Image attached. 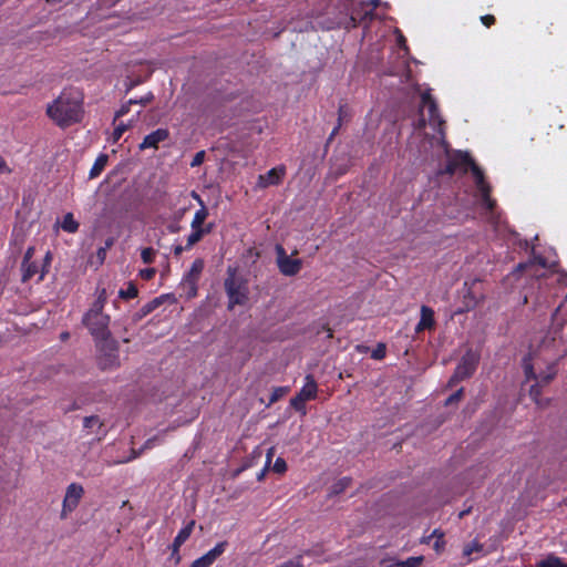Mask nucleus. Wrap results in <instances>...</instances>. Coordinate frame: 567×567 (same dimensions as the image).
<instances>
[{
    "label": "nucleus",
    "instance_id": "obj_1",
    "mask_svg": "<svg viewBox=\"0 0 567 567\" xmlns=\"http://www.w3.org/2000/svg\"><path fill=\"white\" fill-rule=\"evenodd\" d=\"M48 116L60 127L81 122L83 117V94L78 89H64L47 107Z\"/></svg>",
    "mask_w": 567,
    "mask_h": 567
},
{
    "label": "nucleus",
    "instance_id": "obj_2",
    "mask_svg": "<svg viewBox=\"0 0 567 567\" xmlns=\"http://www.w3.org/2000/svg\"><path fill=\"white\" fill-rule=\"evenodd\" d=\"M458 168H462L463 173L471 169L476 188L481 195V204L487 210L492 212L495 207V200L491 197V186L485 181V176L480 166L476 165L474 159L466 152H457L447 159L444 168V173L453 175Z\"/></svg>",
    "mask_w": 567,
    "mask_h": 567
},
{
    "label": "nucleus",
    "instance_id": "obj_3",
    "mask_svg": "<svg viewBox=\"0 0 567 567\" xmlns=\"http://www.w3.org/2000/svg\"><path fill=\"white\" fill-rule=\"evenodd\" d=\"M107 298L106 289L97 286L95 289V300L82 316L81 323L86 328L93 340L112 336L110 330L111 317L104 312Z\"/></svg>",
    "mask_w": 567,
    "mask_h": 567
},
{
    "label": "nucleus",
    "instance_id": "obj_4",
    "mask_svg": "<svg viewBox=\"0 0 567 567\" xmlns=\"http://www.w3.org/2000/svg\"><path fill=\"white\" fill-rule=\"evenodd\" d=\"M224 288L228 297V310H233L236 306L247 305L249 300L248 282L245 278L237 275L235 268L228 267Z\"/></svg>",
    "mask_w": 567,
    "mask_h": 567
},
{
    "label": "nucleus",
    "instance_id": "obj_5",
    "mask_svg": "<svg viewBox=\"0 0 567 567\" xmlns=\"http://www.w3.org/2000/svg\"><path fill=\"white\" fill-rule=\"evenodd\" d=\"M93 341L99 368L104 371L117 369L121 364L118 342L112 336Z\"/></svg>",
    "mask_w": 567,
    "mask_h": 567
},
{
    "label": "nucleus",
    "instance_id": "obj_6",
    "mask_svg": "<svg viewBox=\"0 0 567 567\" xmlns=\"http://www.w3.org/2000/svg\"><path fill=\"white\" fill-rule=\"evenodd\" d=\"M276 264L279 271L287 277L296 276L302 268L301 259H293L287 255L281 245H276Z\"/></svg>",
    "mask_w": 567,
    "mask_h": 567
},
{
    "label": "nucleus",
    "instance_id": "obj_7",
    "mask_svg": "<svg viewBox=\"0 0 567 567\" xmlns=\"http://www.w3.org/2000/svg\"><path fill=\"white\" fill-rule=\"evenodd\" d=\"M477 361L475 357L471 353H466L457 364L453 375L450 378L447 382V386L452 388L462 380H465L470 378L475 369H476Z\"/></svg>",
    "mask_w": 567,
    "mask_h": 567
},
{
    "label": "nucleus",
    "instance_id": "obj_8",
    "mask_svg": "<svg viewBox=\"0 0 567 567\" xmlns=\"http://www.w3.org/2000/svg\"><path fill=\"white\" fill-rule=\"evenodd\" d=\"M84 489L82 485L72 483L66 487L65 496L62 504L61 518H65L69 513L73 512L79 505Z\"/></svg>",
    "mask_w": 567,
    "mask_h": 567
},
{
    "label": "nucleus",
    "instance_id": "obj_9",
    "mask_svg": "<svg viewBox=\"0 0 567 567\" xmlns=\"http://www.w3.org/2000/svg\"><path fill=\"white\" fill-rule=\"evenodd\" d=\"M524 371L527 380L533 379L542 386L547 385L557 373L556 365L550 364L547 369V372H540L539 374H536L533 370V365L527 362V360H524Z\"/></svg>",
    "mask_w": 567,
    "mask_h": 567
},
{
    "label": "nucleus",
    "instance_id": "obj_10",
    "mask_svg": "<svg viewBox=\"0 0 567 567\" xmlns=\"http://www.w3.org/2000/svg\"><path fill=\"white\" fill-rule=\"evenodd\" d=\"M227 546V542H220L216 544L214 548L194 560L190 567H210L216 561V559L225 553Z\"/></svg>",
    "mask_w": 567,
    "mask_h": 567
},
{
    "label": "nucleus",
    "instance_id": "obj_11",
    "mask_svg": "<svg viewBox=\"0 0 567 567\" xmlns=\"http://www.w3.org/2000/svg\"><path fill=\"white\" fill-rule=\"evenodd\" d=\"M286 174L285 166H277L268 171L264 175H259L257 186L259 188H267L272 185H278L281 183L284 176Z\"/></svg>",
    "mask_w": 567,
    "mask_h": 567
},
{
    "label": "nucleus",
    "instance_id": "obj_12",
    "mask_svg": "<svg viewBox=\"0 0 567 567\" xmlns=\"http://www.w3.org/2000/svg\"><path fill=\"white\" fill-rule=\"evenodd\" d=\"M422 107L427 109L429 121L432 125L437 124L439 126L444 124V121L439 114V106L435 100L432 97L430 92H424L421 95Z\"/></svg>",
    "mask_w": 567,
    "mask_h": 567
},
{
    "label": "nucleus",
    "instance_id": "obj_13",
    "mask_svg": "<svg viewBox=\"0 0 567 567\" xmlns=\"http://www.w3.org/2000/svg\"><path fill=\"white\" fill-rule=\"evenodd\" d=\"M195 526V520H190L185 527H183L172 544V558L178 564L181 556L178 554L179 547L189 538Z\"/></svg>",
    "mask_w": 567,
    "mask_h": 567
},
{
    "label": "nucleus",
    "instance_id": "obj_14",
    "mask_svg": "<svg viewBox=\"0 0 567 567\" xmlns=\"http://www.w3.org/2000/svg\"><path fill=\"white\" fill-rule=\"evenodd\" d=\"M169 136V132L166 128H157L156 131L147 134L143 142L140 144V150L145 148H157L161 142H164Z\"/></svg>",
    "mask_w": 567,
    "mask_h": 567
},
{
    "label": "nucleus",
    "instance_id": "obj_15",
    "mask_svg": "<svg viewBox=\"0 0 567 567\" xmlns=\"http://www.w3.org/2000/svg\"><path fill=\"white\" fill-rule=\"evenodd\" d=\"M193 197L197 199V202L200 205V208L195 213L194 218H193L192 224H190V227L192 228L202 229L206 218L208 217V209L204 205V202L200 198V196L197 195L195 192H193Z\"/></svg>",
    "mask_w": 567,
    "mask_h": 567
},
{
    "label": "nucleus",
    "instance_id": "obj_16",
    "mask_svg": "<svg viewBox=\"0 0 567 567\" xmlns=\"http://www.w3.org/2000/svg\"><path fill=\"white\" fill-rule=\"evenodd\" d=\"M204 269V262L202 259H196L188 272L184 277L185 284L189 285L195 290L196 282Z\"/></svg>",
    "mask_w": 567,
    "mask_h": 567
},
{
    "label": "nucleus",
    "instance_id": "obj_17",
    "mask_svg": "<svg viewBox=\"0 0 567 567\" xmlns=\"http://www.w3.org/2000/svg\"><path fill=\"white\" fill-rule=\"evenodd\" d=\"M317 382L315 381L313 377L308 374L306 377V383L301 388V390L297 393L299 396L305 399L306 401L313 400L317 396Z\"/></svg>",
    "mask_w": 567,
    "mask_h": 567
},
{
    "label": "nucleus",
    "instance_id": "obj_18",
    "mask_svg": "<svg viewBox=\"0 0 567 567\" xmlns=\"http://www.w3.org/2000/svg\"><path fill=\"white\" fill-rule=\"evenodd\" d=\"M433 324H434V311L426 306H422L421 319L416 326V331L430 329L433 327Z\"/></svg>",
    "mask_w": 567,
    "mask_h": 567
},
{
    "label": "nucleus",
    "instance_id": "obj_19",
    "mask_svg": "<svg viewBox=\"0 0 567 567\" xmlns=\"http://www.w3.org/2000/svg\"><path fill=\"white\" fill-rule=\"evenodd\" d=\"M83 427L91 433L103 434V422L97 415L85 416L83 420Z\"/></svg>",
    "mask_w": 567,
    "mask_h": 567
},
{
    "label": "nucleus",
    "instance_id": "obj_20",
    "mask_svg": "<svg viewBox=\"0 0 567 567\" xmlns=\"http://www.w3.org/2000/svg\"><path fill=\"white\" fill-rule=\"evenodd\" d=\"M370 4L373 7L370 11H364L363 13L354 12L350 20L352 23V27H357L359 22H362L364 20H372L374 17L373 10L380 4V0H371Z\"/></svg>",
    "mask_w": 567,
    "mask_h": 567
},
{
    "label": "nucleus",
    "instance_id": "obj_21",
    "mask_svg": "<svg viewBox=\"0 0 567 567\" xmlns=\"http://www.w3.org/2000/svg\"><path fill=\"white\" fill-rule=\"evenodd\" d=\"M107 155L105 154H101L100 156H97L92 168L90 169L89 176L91 179L97 177L102 173V171L105 168L107 164Z\"/></svg>",
    "mask_w": 567,
    "mask_h": 567
},
{
    "label": "nucleus",
    "instance_id": "obj_22",
    "mask_svg": "<svg viewBox=\"0 0 567 567\" xmlns=\"http://www.w3.org/2000/svg\"><path fill=\"white\" fill-rule=\"evenodd\" d=\"M535 262H537L542 267L546 266L545 258H543L542 256L534 257V259L528 261V262H520V264H518L516 269H515V271H514V275L516 272H520V271H524V270H527V269L532 270V268L534 267ZM530 275L532 276H537L536 272H534V271H530Z\"/></svg>",
    "mask_w": 567,
    "mask_h": 567
},
{
    "label": "nucleus",
    "instance_id": "obj_23",
    "mask_svg": "<svg viewBox=\"0 0 567 567\" xmlns=\"http://www.w3.org/2000/svg\"><path fill=\"white\" fill-rule=\"evenodd\" d=\"M62 229L68 233H75L79 229V223L74 219L73 214L68 213L63 217Z\"/></svg>",
    "mask_w": 567,
    "mask_h": 567
},
{
    "label": "nucleus",
    "instance_id": "obj_24",
    "mask_svg": "<svg viewBox=\"0 0 567 567\" xmlns=\"http://www.w3.org/2000/svg\"><path fill=\"white\" fill-rule=\"evenodd\" d=\"M352 480L350 477H342L336 483L332 484L330 488V495H338L344 492L349 485L351 484Z\"/></svg>",
    "mask_w": 567,
    "mask_h": 567
},
{
    "label": "nucleus",
    "instance_id": "obj_25",
    "mask_svg": "<svg viewBox=\"0 0 567 567\" xmlns=\"http://www.w3.org/2000/svg\"><path fill=\"white\" fill-rule=\"evenodd\" d=\"M22 271V281L25 282L30 280L35 274H38L39 269L35 262L31 261L30 264H21Z\"/></svg>",
    "mask_w": 567,
    "mask_h": 567
},
{
    "label": "nucleus",
    "instance_id": "obj_26",
    "mask_svg": "<svg viewBox=\"0 0 567 567\" xmlns=\"http://www.w3.org/2000/svg\"><path fill=\"white\" fill-rule=\"evenodd\" d=\"M204 236H205V231L204 230L197 229V228H192V233L187 237V241H186L185 248L186 249H190L198 241H200Z\"/></svg>",
    "mask_w": 567,
    "mask_h": 567
},
{
    "label": "nucleus",
    "instance_id": "obj_27",
    "mask_svg": "<svg viewBox=\"0 0 567 567\" xmlns=\"http://www.w3.org/2000/svg\"><path fill=\"white\" fill-rule=\"evenodd\" d=\"M538 567H567V565L563 564L560 558L554 555H549L546 559L538 564Z\"/></svg>",
    "mask_w": 567,
    "mask_h": 567
},
{
    "label": "nucleus",
    "instance_id": "obj_28",
    "mask_svg": "<svg viewBox=\"0 0 567 567\" xmlns=\"http://www.w3.org/2000/svg\"><path fill=\"white\" fill-rule=\"evenodd\" d=\"M482 550H483V545L476 540H473L464 546L463 556L470 557L473 553H481Z\"/></svg>",
    "mask_w": 567,
    "mask_h": 567
},
{
    "label": "nucleus",
    "instance_id": "obj_29",
    "mask_svg": "<svg viewBox=\"0 0 567 567\" xmlns=\"http://www.w3.org/2000/svg\"><path fill=\"white\" fill-rule=\"evenodd\" d=\"M306 400L302 399L301 396H299L298 394L296 396H293L291 400H290V405L298 412H300L302 415H306L307 413V410H306Z\"/></svg>",
    "mask_w": 567,
    "mask_h": 567
},
{
    "label": "nucleus",
    "instance_id": "obj_30",
    "mask_svg": "<svg viewBox=\"0 0 567 567\" xmlns=\"http://www.w3.org/2000/svg\"><path fill=\"white\" fill-rule=\"evenodd\" d=\"M288 391L289 389L287 386L275 388L271 392L267 406H270L271 404L280 400Z\"/></svg>",
    "mask_w": 567,
    "mask_h": 567
},
{
    "label": "nucleus",
    "instance_id": "obj_31",
    "mask_svg": "<svg viewBox=\"0 0 567 567\" xmlns=\"http://www.w3.org/2000/svg\"><path fill=\"white\" fill-rule=\"evenodd\" d=\"M162 303V298H155L152 301L147 302L141 308V317L147 316L152 311H154Z\"/></svg>",
    "mask_w": 567,
    "mask_h": 567
},
{
    "label": "nucleus",
    "instance_id": "obj_32",
    "mask_svg": "<svg viewBox=\"0 0 567 567\" xmlns=\"http://www.w3.org/2000/svg\"><path fill=\"white\" fill-rule=\"evenodd\" d=\"M137 293H138V290H137L136 286L133 282H130L127 289H121L118 291V297L122 299H131V298H135L137 296Z\"/></svg>",
    "mask_w": 567,
    "mask_h": 567
},
{
    "label": "nucleus",
    "instance_id": "obj_33",
    "mask_svg": "<svg viewBox=\"0 0 567 567\" xmlns=\"http://www.w3.org/2000/svg\"><path fill=\"white\" fill-rule=\"evenodd\" d=\"M131 125L132 122H130L128 124L120 123L113 131L112 142L116 143L122 137V135L131 127Z\"/></svg>",
    "mask_w": 567,
    "mask_h": 567
},
{
    "label": "nucleus",
    "instance_id": "obj_34",
    "mask_svg": "<svg viewBox=\"0 0 567 567\" xmlns=\"http://www.w3.org/2000/svg\"><path fill=\"white\" fill-rule=\"evenodd\" d=\"M154 100V95L152 92H148L146 95L140 99H131L128 100V104H140L142 106H146Z\"/></svg>",
    "mask_w": 567,
    "mask_h": 567
},
{
    "label": "nucleus",
    "instance_id": "obj_35",
    "mask_svg": "<svg viewBox=\"0 0 567 567\" xmlns=\"http://www.w3.org/2000/svg\"><path fill=\"white\" fill-rule=\"evenodd\" d=\"M155 250L151 247L144 248L141 252V258L144 264H152L154 261Z\"/></svg>",
    "mask_w": 567,
    "mask_h": 567
},
{
    "label": "nucleus",
    "instance_id": "obj_36",
    "mask_svg": "<svg viewBox=\"0 0 567 567\" xmlns=\"http://www.w3.org/2000/svg\"><path fill=\"white\" fill-rule=\"evenodd\" d=\"M385 344L384 343H378L375 349L371 352V358L374 360H381L385 357Z\"/></svg>",
    "mask_w": 567,
    "mask_h": 567
},
{
    "label": "nucleus",
    "instance_id": "obj_37",
    "mask_svg": "<svg viewBox=\"0 0 567 567\" xmlns=\"http://www.w3.org/2000/svg\"><path fill=\"white\" fill-rule=\"evenodd\" d=\"M463 392H464V389L461 388L458 389L456 392H454L453 394H451L446 400H445V405L449 406V405H452V404H455L457 402L461 401V399L463 398Z\"/></svg>",
    "mask_w": 567,
    "mask_h": 567
},
{
    "label": "nucleus",
    "instance_id": "obj_38",
    "mask_svg": "<svg viewBox=\"0 0 567 567\" xmlns=\"http://www.w3.org/2000/svg\"><path fill=\"white\" fill-rule=\"evenodd\" d=\"M272 471L278 474H284L287 471V463L282 457H278L274 465Z\"/></svg>",
    "mask_w": 567,
    "mask_h": 567
},
{
    "label": "nucleus",
    "instance_id": "obj_39",
    "mask_svg": "<svg viewBox=\"0 0 567 567\" xmlns=\"http://www.w3.org/2000/svg\"><path fill=\"white\" fill-rule=\"evenodd\" d=\"M542 385H539V383H535L530 386L529 389V396L530 399L535 402L536 400H538L542 395Z\"/></svg>",
    "mask_w": 567,
    "mask_h": 567
},
{
    "label": "nucleus",
    "instance_id": "obj_40",
    "mask_svg": "<svg viewBox=\"0 0 567 567\" xmlns=\"http://www.w3.org/2000/svg\"><path fill=\"white\" fill-rule=\"evenodd\" d=\"M204 159H205V152L204 151H199V152H197L194 155V157H193V159L190 162V166L192 167L199 166V165L203 164Z\"/></svg>",
    "mask_w": 567,
    "mask_h": 567
},
{
    "label": "nucleus",
    "instance_id": "obj_41",
    "mask_svg": "<svg viewBox=\"0 0 567 567\" xmlns=\"http://www.w3.org/2000/svg\"><path fill=\"white\" fill-rule=\"evenodd\" d=\"M423 560V557H410L405 561H402L403 565H406L408 567H417Z\"/></svg>",
    "mask_w": 567,
    "mask_h": 567
},
{
    "label": "nucleus",
    "instance_id": "obj_42",
    "mask_svg": "<svg viewBox=\"0 0 567 567\" xmlns=\"http://www.w3.org/2000/svg\"><path fill=\"white\" fill-rule=\"evenodd\" d=\"M181 221H177V220H171L169 224L167 225V230L171 233V234H177L182 230V226L179 224Z\"/></svg>",
    "mask_w": 567,
    "mask_h": 567
},
{
    "label": "nucleus",
    "instance_id": "obj_43",
    "mask_svg": "<svg viewBox=\"0 0 567 567\" xmlns=\"http://www.w3.org/2000/svg\"><path fill=\"white\" fill-rule=\"evenodd\" d=\"M156 274V270L154 268H145L140 271V276L145 279L150 280L152 279Z\"/></svg>",
    "mask_w": 567,
    "mask_h": 567
},
{
    "label": "nucleus",
    "instance_id": "obj_44",
    "mask_svg": "<svg viewBox=\"0 0 567 567\" xmlns=\"http://www.w3.org/2000/svg\"><path fill=\"white\" fill-rule=\"evenodd\" d=\"M131 105H132V104H128V101H127L125 104H123V105L121 106V109H120L118 111H116L115 116H114V122H115L118 117H122V116L126 115V114L130 112V106H131Z\"/></svg>",
    "mask_w": 567,
    "mask_h": 567
},
{
    "label": "nucleus",
    "instance_id": "obj_45",
    "mask_svg": "<svg viewBox=\"0 0 567 567\" xmlns=\"http://www.w3.org/2000/svg\"><path fill=\"white\" fill-rule=\"evenodd\" d=\"M34 251H35L34 247H29L23 256V260L21 264H25V265L30 264L32 261L31 259L34 255Z\"/></svg>",
    "mask_w": 567,
    "mask_h": 567
},
{
    "label": "nucleus",
    "instance_id": "obj_46",
    "mask_svg": "<svg viewBox=\"0 0 567 567\" xmlns=\"http://www.w3.org/2000/svg\"><path fill=\"white\" fill-rule=\"evenodd\" d=\"M12 171L9 167L7 161L0 155V175L10 174Z\"/></svg>",
    "mask_w": 567,
    "mask_h": 567
},
{
    "label": "nucleus",
    "instance_id": "obj_47",
    "mask_svg": "<svg viewBox=\"0 0 567 567\" xmlns=\"http://www.w3.org/2000/svg\"><path fill=\"white\" fill-rule=\"evenodd\" d=\"M481 21L485 27L489 28L495 23V17L492 14H486L481 17Z\"/></svg>",
    "mask_w": 567,
    "mask_h": 567
},
{
    "label": "nucleus",
    "instance_id": "obj_48",
    "mask_svg": "<svg viewBox=\"0 0 567 567\" xmlns=\"http://www.w3.org/2000/svg\"><path fill=\"white\" fill-rule=\"evenodd\" d=\"M535 404L537 405L538 409H546L549 406L550 404V399H543L542 396L535 401Z\"/></svg>",
    "mask_w": 567,
    "mask_h": 567
},
{
    "label": "nucleus",
    "instance_id": "obj_49",
    "mask_svg": "<svg viewBox=\"0 0 567 567\" xmlns=\"http://www.w3.org/2000/svg\"><path fill=\"white\" fill-rule=\"evenodd\" d=\"M187 208H181L178 210H176L173 216H172V219L173 220H177V221H181L182 218L184 217L185 213H186Z\"/></svg>",
    "mask_w": 567,
    "mask_h": 567
},
{
    "label": "nucleus",
    "instance_id": "obj_50",
    "mask_svg": "<svg viewBox=\"0 0 567 567\" xmlns=\"http://www.w3.org/2000/svg\"><path fill=\"white\" fill-rule=\"evenodd\" d=\"M96 257L99 259V262L100 264H103L104 260H105V257H106V248H99L97 252H96Z\"/></svg>",
    "mask_w": 567,
    "mask_h": 567
},
{
    "label": "nucleus",
    "instance_id": "obj_51",
    "mask_svg": "<svg viewBox=\"0 0 567 567\" xmlns=\"http://www.w3.org/2000/svg\"><path fill=\"white\" fill-rule=\"evenodd\" d=\"M444 547V540L443 538H439L435 540L434 545H433V548L435 549L436 553H440Z\"/></svg>",
    "mask_w": 567,
    "mask_h": 567
},
{
    "label": "nucleus",
    "instance_id": "obj_52",
    "mask_svg": "<svg viewBox=\"0 0 567 567\" xmlns=\"http://www.w3.org/2000/svg\"><path fill=\"white\" fill-rule=\"evenodd\" d=\"M274 453H275V449L274 447H270L267 452V460H266V465H270L271 463V460H272V456H274Z\"/></svg>",
    "mask_w": 567,
    "mask_h": 567
},
{
    "label": "nucleus",
    "instance_id": "obj_53",
    "mask_svg": "<svg viewBox=\"0 0 567 567\" xmlns=\"http://www.w3.org/2000/svg\"><path fill=\"white\" fill-rule=\"evenodd\" d=\"M430 535L432 536V538L435 537L436 539L443 538L444 536L443 532H441L440 529H434Z\"/></svg>",
    "mask_w": 567,
    "mask_h": 567
},
{
    "label": "nucleus",
    "instance_id": "obj_54",
    "mask_svg": "<svg viewBox=\"0 0 567 567\" xmlns=\"http://www.w3.org/2000/svg\"><path fill=\"white\" fill-rule=\"evenodd\" d=\"M268 467H269V465H265V467L258 473V475H257L258 481L264 480L266 472L268 471Z\"/></svg>",
    "mask_w": 567,
    "mask_h": 567
},
{
    "label": "nucleus",
    "instance_id": "obj_55",
    "mask_svg": "<svg viewBox=\"0 0 567 567\" xmlns=\"http://www.w3.org/2000/svg\"><path fill=\"white\" fill-rule=\"evenodd\" d=\"M340 126H341V123H340V122H338L337 126L332 130V132H331V134H330V136H329V138H328V142L332 141V138H333V137L336 136V134L338 133V131H339Z\"/></svg>",
    "mask_w": 567,
    "mask_h": 567
},
{
    "label": "nucleus",
    "instance_id": "obj_56",
    "mask_svg": "<svg viewBox=\"0 0 567 567\" xmlns=\"http://www.w3.org/2000/svg\"><path fill=\"white\" fill-rule=\"evenodd\" d=\"M184 250H187V249L185 247H183V246H179V245L175 246L174 247V255L175 256H179Z\"/></svg>",
    "mask_w": 567,
    "mask_h": 567
},
{
    "label": "nucleus",
    "instance_id": "obj_57",
    "mask_svg": "<svg viewBox=\"0 0 567 567\" xmlns=\"http://www.w3.org/2000/svg\"><path fill=\"white\" fill-rule=\"evenodd\" d=\"M156 439H148L145 444H144V449H151L154 446V443H155Z\"/></svg>",
    "mask_w": 567,
    "mask_h": 567
},
{
    "label": "nucleus",
    "instance_id": "obj_58",
    "mask_svg": "<svg viewBox=\"0 0 567 567\" xmlns=\"http://www.w3.org/2000/svg\"><path fill=\"white\" fill-rule=\"evenodd\" d=\"M114 245V238L110 237L105 240V246L103 248H106V250L109 248H111L112 246Z\"/></svg>",
    "mask_w": 567,
    "mask_h": 567
},
{
    "label": "nucleus",
    "instance_id": "obj_59",
    "mask_svg": "<svg viewBox=\"0 0 567 567\" xmlns=\"http://www.w3.org/2000/svg\"><path fill=\"white\" fill-rule=\"evenodd\" d=\"M202 230L205 231V235L209 234L212 230H213V225L212 224H208L206 226H203L202 227Z\"/></svg>",
    "mask_w": 567,
    "mask_h": 567
},
{
    "label": "nucleus",
    "instance_id": "obj_60",
    "mask_svg": "<svg viewBox=\"0 0 567 567\" xmlns=\"http://www.w3.org/2000/svg\"><path fill=\"white\" fill-rule=\"evenodd\" d=\"M432 540V536L431 535H427V536H423L421 538V543L422 544H430V542Z\"/></svg>",
    "mask_w": 567,
    "mask_h": 567
},
{
    "label": "nucleus",
    "instance_id": "obj_61",
    "mask_svg": "<svg viewBox=\"0 0 567 567\" xmlns=\"http://www.w3.org/2000/svg\"><path fill=\"white\" fill-rule=\"evenodd\" d=\"M70 338V333L68 331H63L61 334H60V339L62 341H66L68 339Z\"/></svg>",
    "mask_w": 567,
    "mask_h": 567
},
{
    "label": "nucleus",
    "instance_id": "obj_62",
    "mask_svg": "<svg viewBox=\"0 0 567 567\" xmlns=\"http://www.w3.org/2000/svg\"><path fill=\"white\" fill-rule=\"evenodd\" d=\"M138 83H140V81H138V80H136V81H131V82H130V84H127L126 90H127V91L132 90V89H133L135 85H137Z\"/></svg>",
    "mask_w": 567,
    "mask_h": 567
},
{
    "label": "nucleus",
    "instance_id": "obj_63",
    "mask_svg": "<svg viewBox=\"0 0 567 567\" xmlns=\"http://www.w3.org/2000/svg\"><path fill=\"white\" fill-rule=\"evenodd\" d=\"M357 349H358V351H359V352H361V353L367 352V351L369 350V348H368V347H365V346H358V347H357Z\"/></svg>",
    "mask_w": 567,
    "mask_h": 567
},
{
    "label": "nucleus",
    "instance_id": "obj_64",
    "mask_svg": "<svg viewBox=\"0 0 567 567\" xmlns=\"http://www.w3.org/2000/svg\"><path fill=\"white\" fill-rule=\"evenodd\" d=\"M342 116H344V113H343V106H340V107H339V118H338V122H340V123H341V121H342Z\"/></svg>",
    "mask_w": 567,
    "mask_h": 567
}]
</instances>
